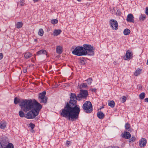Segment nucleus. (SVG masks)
I'll return each instance as SVG.
<instances>
[{"label": "nucleus", "mask_w": 148, "mask_h": 148, "mask_svg": "<svg viewBox=\"0 0 148 148\" xmlns=\"http://www.w3.org/2000/svg\"><path fill=\"white\" fill-rule=\"evenodd\" d=\"M80 111L79 105H76V102L71 100L67 102L60 114L62 116L73 121L77 119Z\"/></svg>", "instance_id": "1"}, {"label": "nucleus", "mask_w": 148, "mask_h": 148, "mask_svg": "<svg viewBox=\"0 0 148 148\" xmlns=\"http://www.w3.org/2000/svg\"><path fill=\"white\" fill-rule=\"evenodd\" d=\"M19 106L25 112H26L33 109L34 108V103L32 100L31 99H25L21 101L19 104Z\"/></svg>", "instance_id": "2"}, {"label": "nucleus", "mask_w": 148, "mask_h": 148, "mask_svg": "<svg viewBox=\"0 0 148 148\" xmlns=\"http://www.w3.org/2000/svg\"><path fill=\"white\" fill-rule=\"evenodd\" d=\"M86 52L84 50L83 46H77L72 51V53L75 55L80 56H85Z\"/></svg>", "instance_id": "3"}, {"label": "nucleus", "mask_w": 148, "mask_h": 148, "mask_svg": "<svg viewBox=\"0 0 148 148\" xmlns=\"http://www.w3.org/2000/svg\"><path fill=\"white\" fill-rule=\"evenodd\" d=\"M84 50L86 52L85 55H88L90 56H93L94 54V50L95 49L91 45L85 44L83 45Z\"/></svg>", "instance_id": "4"}, {"label": "nucleus", "mask_w": 148, "mask_h": 148, "mask_svg": "<svg viewBox=\"0 0 148 148\" xmlns=\"http://www.w3.org/2000/svg\"><path fill=\"white\" fill-rule=\"evenodd\" d=\"M84 111L87 113H91L92 111V106L91 103L89 101L85 102L82 106Z\"/></svg>", "instance_id": "5"}, {"label": "nucleus", "mask_w": 148, "mask_h": 148, "mask_svg": "<svg viewBox=\"0 0 148 148\" xmlns=\"http://www.w3.org/2000/svg\"><path fill=\"white\" fill-rule=\"evenodd\" d=\"M70 98V100L72 99L71 100L73 101L74 100L76 102V105H77V100L80 101L82 98H84L80 92L79 94H77V95L75 93H72L71 94Z\"/></svg>", "instance_id": "6"}, {"label": "nucleus", "mask_w": 148, "mask_h": 148, "mask_svg": "<svg viewBox=\"0 0 148 148\" xmlns=\"http://www.w3.org/2000/svg\"><path fill=\"white\" fill-rule=\"evenodd\" d=\"M46 92L43 91L39 94L38 99H39L40 103H46L47 99V97L45 96Z\"/></svg>", "instance_id": "7"}, {"label": "nucleus", "mask_w": 148, "mask_h": 148, "mask_svg": "<svg viewBox=\"0 0 148 148\" xmlns=\"http://www.w3.org/2000/svg\"><path fill=\"white\" fill-rule=\"evenodd\" d=\"M34 108L33 109L35 112H38L39 114V111L42 108V105L35 100L34 99L33 101Z\"/></svg>", "instance_id": "8"}, {"label": "nucleus", "mask_w": 148, "mask_h": 148, "mask_svg": "<svg viewBox=\"0 0 148 148\" xmlns=\"http://www.w3.org/2000/svg\"><path fill=\"white\" fill-rule=\"evenodd\" d=\"M38 113L36 112L34 110H31L28 112L26 114L25 117L27 119H32L38 115Z\"/></svg>", "instance_id": "9"}, {"label": "nucleus", "mask_w": 148, "mask_h": 148, "mask_svg": "<svg viewBox=\"0 0 148 148\" xmlns=\"http://www.w3.org/2000/svg\"><path fill=\"white\" fill-rule=\"evenodd\" d=\"M110 27L113 29L117 30L118 29V24L116 21L112 19L109 21Z\"/></svg>", "instance_id": "10"}, {"label": "nucleus", "mask_w": 148, "mask_h": 148, "mask_svg": "<svg viewBox=\"0 0 148 148\" xmlns=\"http://www.w3.org/2000/svg\"><path fill=\"white\" fill-rule=\"evenodd\" d=\"M147 143V140L145 138H141L139 141V145L141 147H145Z\"/></svg>", "instance_id": "11"}, {"label": "nucleus", "mask_w": 148, "mask_h": 148, "mask_svg": "<svg viewBox=\"0 0 148 148\" xmlns=\"http://www.w3.org/2000/svg\"><path fill=\"white\" fill-rule=\"evenodd\" d=\"M134 17L132 14H129L127 16L126 20L127 22L134 23Z\"/></svg>", "instance_id": "12"}, {"label": "nucleus", "mask_w": 148, "mask_h": 148, "mask_svg": "<svg viewBox=\"0 0 148 148\" xmlns=\"http://www.w3.org/2000/svg\"><path fill=\"white\" fill-rule=\"evenodd\" d=\"M133 53L132 52H130L128 50L126 51L125 56L126 59L125 60H129L133 57Z\"/></svg>", "instance_id": "13"}, {"label": "nucleus", "mask_w": 148, "mask_h": 148, "mask_svg": "<svg viewBox=\"0 0 148 148\" xmlns=\"http://www.w3.org/2000/svg\"><path fill=\"white\" fill-rule=\"evenodd\" d=\"M7 144V142L5 140H1L0 142V144L1 145V148H5V146H6V145Z\"/></svg>", "instance_id": "14"}, {"label": "nucleus", "mask_w": 148, "mask_h": 148, "mask_svg": "<svg viewBox=\"0 0 148 148\" xmlns=\"http://www.w3.org/2000/svg\"><path fill=\"white\" fill-rule=\"evenodd\" d=\"M97 116L100 119H103L104 117V114L101 111H99L97 113Z\"/></svg>", "instance_id": "15"}, {"label": "nucleus", "mask_w": 148, "mask_h": 148, "mask_svg": "<svg viewBox=\"0 0 148 148\" xmlns=\"http://www.w3.org/2000/svg\"><path fill=\"white\" fill-rule=\"evenodd\" d=\"M37 55H39L41 54H44L47 55V53L46 51L44 49H41L36 52Z\"/></svg>", "instance_id": "16"}, {"label": "nucleus", "mask_w": 148, "mask_h": 148, "mask_svg": "<svg viewBox=\"0 0 148 148\" xmlns=\"http://www.w3.org/2000/svg\"><path fill=\"white\" fill-rule=\"evenodd\" d=\"M123 137L127 139L130 138L131 137V134L129 132H125L123 134Z\"/></svg>", "instance_id": "17"}, {"label": "nucleus", "mask_w": 148, "mask_h": 148, "mask_svg": "<svg viewBox=\"0 0 148 148\" xmlns=\"http://www.w3.org/2000/svg\"><path fill=\"white\" fill-rule=\"evenodd\" d=\"M80 93L82 95L84 98L86 97L88 95V91L86 90H80Z\"/></svg>", "instance_id": "18"}, {"label": "nucleus", "mask_w": 148, "mask_h": 148, "mask_svg": "<svg viewBox=\"0 0 148 148\" xmlns=\"http://www.w3.org/2000/svg\"><path fill=\"white\" fill-rule=\"evenodd\" d=\"M62 32L60 29H55L53 33V35L54 36H56L59 35Z\"/></svg>", "instance_id": "19"}, {"label": "nucleus", "mask_w": 148, "mask_h": 148, "mask_svg": "<svg viewBox=\"0 0 148 148\" xmlns=\"http://www.w3.org/2000/svg\"><path fill=\"white\" fill-rule=\"evenodd\" d=\"M32 54L29 52H26L24 53V57L25 58L28 59L31 57Z\"/></svg>", "instance_id": "20"}, {"label": "nucleus", "mask_w": 148, "mask_h": 148, "mask_svg": "<svg viewBox=\"0 0 148 148\" xmlns=\"http://www.w3.org/2000/svg\"><path fill=\"white\" fill-rule=\"evenodd\" d=\"M56 52L58 53L61 54L62 52V48L60 46H58L56 48Z\"/></svg>", "instance_id": "21"}, {"label": "nucleus", "mask_w": 148, "mask_h": 148, "mask_svg": "<svg viewBox=\"0 0 148 148\" xmlns=\"http://www.w3.org/2000/svg\"><path fill=\"white\" fill-rule=\"evenodd\" d=\"M147 16L145 14H141L139 17V20L140 21H144L146 19Z\"/></svg>", "instance_id": "22"}, {"label": "nucleus", "mask_w": 148, "mask_h": 148, "mask_svg": "<svg viewBox=\"0 0 148 148\" xmlns=\"http://www.w3.org/2000/svg\"><path fill=\"white\" fill-rule=\"evenodd\" d=\"M6 122L4 121H2L0 124V127L1 129H4L6 126Z\"/></svg>", "instance_id": "23"}, {"label": "nucleus", "mask_w": 148, "mask_h": 148, "mask_svg": "<svg viewBox=\"0 0 148 148\" xmlns=\"http://www.w3.org/2000/svg\"><path fill=\"white\" fill-rule=\"evenodd\" d=\"M142 69H141L138 68L136 69V71L134 73V75L136 76H137L139 75L141 72Z\"/></svg>", "instance_id": "24"}, {"label": "nucleus", "mask_w": 148, "mask_h": 148, "mask_svg": "<svg viewBox=\"0 0 148 148\" xmlns=\"http://www.w3.org/2000/svg\"><path fill=\"white\" fill-rule=\"evenodd\" d=\"M25 3L23 0H20V1L17 3L18 6H23L24 5Z\"/></svg>", "instance_id": "25"}, {"label": "nucleus", "mask_w": 148, "mask_h": 148, "mask_svg": "<svg viewBox=\"0 0 148 148\" xmlns=\"http://www.w3.org/2000/svg\"><path fill=\"white\" fill-rule=\"evenodd\" d=\"M108 105L111 107L113 108L115 106V103L113 101H111L108 103Z\"/></svg>", "instance_id": "26"}, {"label": "nucleus", "mask_w": 148, "mask_h": 148, "mask_svg": "<svg viewBox=\"0 0 148 148\" xmlns=\"http://www.w3.org/2000/svg\"><path fill=\"white\" fill-rule=\"evenodd\" d=\"M23 25V23L22 22H18L16 24V27L18 29L22 27Z\"/></svg>", "instance_id": "27"}, {"label": "nucleus", "mask_w": 148, "mask_h": 148, "mask_svg": "<svg viewBox=\"0 0 148 148\" xmlns=\"http://www.w3.org/2000/svg\"><path fill=\"white\" fill-rule=\"evenodd\" d=\"M130 32V31L128 29H125L123 31V34L125 35L129 34Z\"/></svg>", "instance_id": "28"}, {"label": "nucleus", "mask_w": 148, "mask_h": 148, "mask_svg": "<svg viewBox=\"0 0 148 148\" xmlns=\"http://www.w3.org/2000/svg\"><path fill=\"white\" fill-rule=\"evenodd\" d=\"M130 125L128 123H126L125 124V129L129 131H131V129L130 128Z\"/></svg>", "instance_id": "29"}, {"label": "nucleus", "mask_w": 148, "mask_h": 148, "mask_svg": "<svg viewBox=\"0 0 148 148\" xmlns=\"http://www.w3.org/2000/svg\"><path fill=\"white\" fill-rule=\"evenodd\" d=\"M5 148H14L13 144L11 143H8L5 147Z\"/></svg>", "instance_id": "30"}, {"label": "nucleus", "mask_w": 148, "mask_h": 148, "mask_svg": "<svg viewBox=\"0 0 148 148\" xmlns=\"http://www.w3.org/2000/svg\"><path fill=\"white\" fill-rule=\"evenodd\" d=\"M145 97V94L144 92H142L139 95V97L141 99H143Z\"/></svg>", "instance_id": "31"}, {"label": "nucleus", "mask_w": 148, "mask_h": 148, "mask_svg": "<svg viewBox=\"0 0 148 148\" xmlns=\"http://www.w3.org/2000/svg\"><path fill=\"white\" fill-rule=\"evenodd\" d=\"M19 114L21 117H25L24 113L22 111H20L19 112Z\"/></svg>", "instance_id": "32"}, {"label": "nucleus", "mask_w": 148, "mask_h": 148, "mask_svg": "<svg viewBox=\"0 0 148 148\" xmlns=\"http://www.w3.org/2000/svg\"><path fill=\"white\" fill-rule=\"evenodd\" d=\"M44 34V31L42 29H40L38 31V34L40 36H43Z\"/></svg>", "instance_id": "33"}, {"label": "nucleus", "mask_w": 148, "mask_h": 148, "mask_svg": "<svg viewBox=\"0 0 148 148\" xmlns=\"http://www.w3.org/2000/svg\"><path fill=\"white\" fill-rule=\"evenodd\" d=\"M87 86V85L86 83H83L79 86V88H86Z\"/></svg>", "instance_id": "34"}, {"label": "nucleus", "mask_w": 148, "mask_h": 148, "mask_svg": "<svg viewBox=\"0 0 148 148\" xmlns=\"http://www.w3.org/2000/svg\"><path fill=\"white\" fill-rule=\"evenodd\" d=\"M92 80L91 78H89L86 80L88 84V85H90L92 83Z\"/></svg>", "instance_id": "35"}, {"label": "nucleus", "mask_w": 148, "mask_h": 148, "mask_svg": "<svg viewBox=\"0 0 148 148\" xmlns=\"http://www.w3.org/2000/svg\"><path fill=\"white\" fill-rule=\"evenodd\" d=\"M58 20L56 19H54L53 20H52L51 21V23L53 24H56L58 23Z\"/></svg>", "instance_id": "36"}, {"label": "nucleus", "mask_w": 148, "mask_h": 148, "mask_svg": "<svg viewBox=\"0 0 148 148\" xmlns=\"http://www.w3.org/2000/svg\"><path fill=\"white\" fill-rule=\"evenodd\" d=\"M19 102V100H18L17 98V97L15 98L14 101V104H16Z\"/></svg>", "instance_id": "37"}, {"label": "nucleus", "mask_w": 148, "mask_h": 148, "mask_svg": "<svg viewBox=\"0 0 148 148\" xmlns=\"http://www.w3.org/2000/svg\"><path fill=\"white\" fill-rule=\"evenodd\" d=\"M126 97L125 96H123L122 98L121 101L122 103L125 102L126 100Z\"/></svg>", "instance_id": "38"}, {"label": "nucleus", "mask_w": 148, "mask_h": 148, "mask_svg": "<svg viewBox=\"0 0 148 148\" xmlns=\"http://www.w3.org/2000/svg\"><path fill=\"white\" fill-rule=\"evenodd\" d=\"M29 127H30L32 128V129H33L35 126V125L34 124L32 123H30L29 124Z\"/></svg>", "instance_id": "39"}, {"label": "nucleus", "mask_w": 148, "mask_h": 148, "mask_svg": "<svg viewBox=\"0 0 148 148\" xmlns=\"http://www.w3.org/2000/svg\"><path fill=\"white\" fill-rule=\"evenodd\" d=\"M135 138L134 136H132L130 139V142H134L135 140Z\"/></svg>", "instance_id": "40"}, {"label": "nucleus", "mask_w": 148, "mask_h": 148, "mask_svg": "<svg viewBox=\"0 0 148 148\" xmlns=\"http://www.w3.org/2000/svg\"><path fill=\"white\" fill-rule=\"evenodd\" d=\"M145 13L147 15H148V7H146Z\"/></svg>", "instance_id": "41"}, {"label": "nucleus", "mask_w": 148, "mask_h": 148, "mask_svg": "<svg viewBox=\"0 0 148 148\" xmlns=\"http://www.w3.org/2000/svg\"><path fill=\"white\" fill-rule=\"evenodd\" d=\"M3 57V55L2 53H0V60L2 59Z\"/></svg>", "instance_id": "42"}, {"label": "nucleus", "mask_w": 148, "mask_h": 148, "mask_svg": "<svg viewBox=\"0 0 148 148\" xmlns=\"http://www.w3.org/2000/svg\"><path fill=\"white\" fill-rule=\"evenodd\" d=\"M71 143V142L70 141H67L66 142V145H67V146H69V145Z\"/></svg>", "instance_id": "43"}, {"label": "nucleus", "mask_w": 148, "mask_h": 148, "mask_svg": "<svg viewBox=\"0 0 148 148\" xmlns=\"http://www.w3.org/2000/svg\"><path fill=\"white\" fill-rule=\"evenodd\" d=\"M23 72L24 73H26L27 72V69H24L23 70Z\"/></svg>", "instance_id": "44"}, {"label": "nucleus", "mask_w": 148, "mask_h": 148, "mask_svg": "<svg viewBox=\"0 0 148 148\" xmlns=\"http://www.w3.org/2000/svg\"><path fill=\"white\" fill-rule=\"evenodd\" d=\"M91 90L94 92H95L96 91V90L95 88H92L91 89Z\"/></svg>", "instance_id": "45"}, {"label": "nucleus", "mask_w": 148, "mask_h": 148, "mask_svg": "<svg viewBox=\"0 0 148 148\" xmlns=\"http://www.w3.org/2000/svg\"><path fill=\"white\" fill-rule=\"evenodd\" d=\"M118 13V15H120V14H121V13L120 11H117V12L116 13L117 14Z\"/></svg>", "instance_id": "46"}, {"label": "nucleus", "mask_w": 148, "mask_h": 148, "mask_svg": "<svg viewBox=\"0 0 148 148\" xmlns=\"http://www.w3.org/2000/svg\"><path fill=\"white\" fill-rule=\"evenodd\" d=\"M145 101L148 102V98H146L145 99Z\"/></svg>", "instance_id": "47"}, {"label": "nucleus", "mask_w": 148, "mask_h": 148, "mask_svg": "<svg viewBox=\"0 0 148 148\" xmlns=\"http://www.w3.org/2000/svg\"><path fill=\"white\" fill-rule=\"evenodd\" d=\"M31 60L32 62H34V58H32L31 59Z\"/></svg>", "instance_id": "48"}, {"label": "nucleus", "mask_w": 148, "mask_h": 148, "mask_svg": "<svg viewBox=\"0 0 148 148\" xmlns=\"http://www.w3.org/2000/svg\"><path fill=\"white\" fill-rule=\"evenodd\" d=\"M117 64V62L116 61H114V64Z\"/></svg>", "instance_id": "49"}, {"label": "nucleus", "mask_w": 148, "mask_h": 148, "mask_svg": "<svg viewBox=\"0 0 148 148\" xmlns=\"http://www.w3.org/2000/svg\"><path fill=\"white\" fill-rule=\"evenodd\" d=\"M36 55H35V54H34V57L35 58V60H36Z\"/></svg>", "instance_id": "50"}, {"label": "nucleus", "mask_w": 148, "mask_h": 148, "mask_svg": "<svg viewBox=\"0 0 148 148\" xmlns=\"http://www.w3.org/2000/svg\"><path fill=\"white\" fill-rule=\"evenodd\" d=\"M146 64L148 65V59L147 60Z\"/></svg>", "instance_id": "51"}, {"label": "nucleus", "mask_w": 148, "mask_h": 148, "mask_svg": "<svg viewBox=\"0 0 148 148\" xmlns=\"http://www.w3.org/2000/svg\"><path fill=\"white\" fill-rule=\"evenodd\" d=\"M33 1L34 2H37V1H38V0H33Z\"/></svg>", "instance_id": "52"}, {"label": "nucleus", "mask_w": 148, "mask_h": 148, "mask_svg": "<svg viewBox=\"0 0 148 148\" xmlns=\"http://www.w3.org/2000/svg\"><path fill=\"white\" fill-rule=\"evenodd\" d=\"M78 1H79V2H80L81 0H77Z\"/></svg>", "instance_id": "53"}, {"label": "nucleus", "mask_w": 148, "mask_h": 148, "mask_svg": "<svg viewBox=\"0 0 148 148\" xmlns=\"http://www.w3.org/2000/svg\"><path fill=\"white\" fill-rule=\"evenodd\" d=\"M35 41H37V39H36L35 40Z\"/></svg>", "instance_id": "54"}]
</instances>
